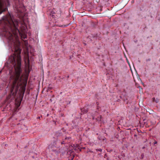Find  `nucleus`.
Returning a JSON list of instances; mask_svg holds the SVG:
<instances>
[{"label":"nucleus","instance_id":"nucleus-1","mask_svg":"<svg viewBox=\"0 0 160 160\" xmlns=\"http://www.w3.org/2000/svg\"><path fill=\"white\" fill-rule=\"evenodd\" d=\"M2 19L10 28V30L6 32V36L8 42L11 44V46L13 47L14 50V54L9 57L8 62L12 64L13 67L12 70L10 71V78L12 82L10 91L12 95L14 96L18 90L19 82L22 81L20 84L21 89V92L23 93L27 83L28 77L25 76L22 78L21 75V49L20 48V42L19 40L18 34H19L22 39L26 38L27 36L23 32L22 33L20 32L18 28V21H13L9 13L3 16Z\"/></svg>","mask_w":160,"mask_h":160},{"label":"nucleus","instance_id":"nucleus-2","mask_svg":"<svg viewBox=\"0 0 160 160\" xmlns=\"http://www.w3.org/2000/svg\"><path fill=\"white\" fill-rule=\"evenodd\" d=\"M95 38V36H94L93 35L91 34L88 36L86 38V41H87L88 42H89L93 41Z\"/></svg>","mask_w":160,"mask_h":160},{"label":"nucleus","instance_id":"nucleus-3","mask_svg":"<svg viewBox=\"0 0 160 160\" xmlns=\"http://www.w3.org/2000/svg\"><path fill=\"white\" fill-rule=\"evenodd\" d=\"M48 148L49 149H51V151L56 152H58L57 151V148H56V147L52 144H50L49 145Z\"/></svg>","mask_w":160,"mask_h":160},{"label":"nucleus","instance_id":"nucleus-4","mask_svg":"<svg viewBox=\"0 0 160 160\" xmlns=\"http://www.w3.org/2000/svg\"><path fill=\"white\" fill-rule=\"evenodd\" d=\"M88 111V108L87 107H85L83 108H82L81 109V111L82 113V114H84L86 113Z\"/></svg>","mask_w":160,"mask_h":160},{"label":"nucleus","instance_id":"nucleus-5","mask_svg":"<svg viewBox=\"0 0 160 160\" xmlns=\"http://www.w3.org/2000/svg\"><path fill=\"white\" fill-rule=\"evenodd\" d=\"M102 118V117L101 116H100L99 117H98V118H97V121H101Z\"/></svg>","mask_w":160,"mask_h":160},{"label":"nucleus","instance_id":"nucleus-6","mask_svg":"<svg viewBox=\"0 0 160 160\" xmlns=\"http://www.w3.org/2000/svg\"><path fill=\"white\" fill-rule=\"evenodd\" d=\"M97 151H99V152H101L102 151V149L100 148L99 149H97Z\"/></svg>","mask_w":160,"mask_h":160},{"label":"nucleus","instance_id":"nucleus-7","mask_svg":"<svg viewBox=\"0 0 160 160\" xmlns=\"http://www.w3.org/2000/svg\"><path fill=\"white\" fill-rule=\"evenodd\" d=\"M153 101L154 102H158V101H156L155 100V98H152Z\"/></svg>","mask_w":160,"mask_h":160},{"label":"nucleus","instance_id":"nucleus-8","mask_svg":"<svg viewBox=\"0 0 160 160\" xmlns=\"http://www.w3.org/2000/svg\"><path fill=\"white\" fill-rule=\"evenodd\" d=\"M70 138H70V137H68V138H65V139H69Z\"/></svg>","mask_w":160,"mask_h":160},{"label":"nucleus","instance_id":"nucleus-9","mask_svg":"<svg viewBox=\"0 0 160 160\" xmlns=\"http://www.w3.org/2000/svg\"><path fill=\"white\" fill-rule=\"evenodd\" d=\"M157 143V142L156 141H155V142H154V144H156Z\"/></svg>","mask_w":160,"mask_h":160},{"label":"nucleus","instance_id":"nucleus-10","mask_svg":"<svg viewBox=\"0 0 160 160\" xmlns=\"http://www.w3.org/2000/svg\"><path fill=\"white\" fill-rule=\"evenodd\" d=\"M64 143V141L61 142V144H63Z\"/></svg>","mask_w":160,"mask_h":160},{"label":"nucleus","instance_id":"nucleus-11","mask_svg":"<svg viewBox=\"0 0 160 160\" xmlns=\"http://www.w3.org/2000/svg\"><path fill=\"white\" fill-rule=\"evenodd\" d=\"M84 44L86 45V43H84Z\"/></svg>","mask_w":160,"mask_h":160}]
</instances>
